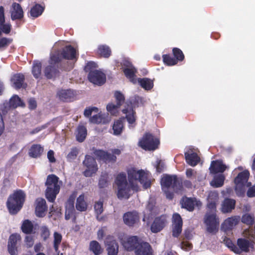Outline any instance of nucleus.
Instances as JSON below:
<instances>
[{
	"label": "nucleus",
	"mask_w": 255,
	"mask_h": 255,
	"mask_svg": "<svg viewBox=\"0 0 255 255\" xmlns=\"http://www.w3.org/2000/svg\"><path fill=\"white\" fill-rule=\"evenodd\" d=\"M83 164L87 169L83 172L85 177H91L98 170V165L95 158L89 155H86L83 161Z\"/></svg>",
	"instance_id": "obj_12"
},
{
	"label": "nucleus",
	"mask_w": 255,
	"mask_h": 255,
	"mask_svg": "<svg viewBox=\"0 0 255 255\" xmlns=\"http://www.w3.org/2000/svg\"><path fill=\"white\" fill-rule=\"evenodd\" d=\"M89 249L95 255H99L103 251V249L102 248L101 246L96 241H92L90 242L89 245Z\"/></svg>",
	"instance_id": "obj_34"
},
{
	"label": "nucleus",
	"mask_w": 255,
	"mask_h": 255,
	"mask_svg": "<svg viewBox=\"0 0 255 255\" xmlns=\"http://www.w3.org/2000/svg\"><path fill=\"white\" fill-rule=\"evenodd\" d=\"M159 140L151 133L146 132L139 141V146L145 150H154L158 148Z\"/></svg>",
	"instance_id": "obj_9"
},
{
	"label": "nucleus",
	"mask_w": 255,
	"mask_h": 255,
	"mask_svg": "<svg viewBox=\"0 0 255 255\" xmlns=\"http://www.w3.org/2000/svg\"><path fill=\"white\" fill-rule=\"evenodd\" d=\"M247 194L249 197H255V185L249 188Z\"/></svg>",
	"instance_id": "obj_64"
},
{
	"label": "nucleus",
	"mask_w": 255,
	"mask_h": 255,
	"mask_svg": "<svg viewBox=\"0 0 255 255\" xmlns=\"http://www.w3.org/2000/svg\"><path fill=\"white\" fill-rule=\"evenodd\" d=\"M225 179V177L223 174L215 176L210 183L211 185L215 188L222 187L224 184Z\"/></svg>",
	"instance_id": "obj_35"
},
{
	"label": "nucleus",
	"mask_w": 255,
	"mask_h": 255,
	"mask_svg": "<svg viewBox=\"0 0 255 255\" xmlns=\"http://www.w3.org/2000/svg\"><path fill=\"white\" fill-rule=\"evenodd\" d=\"M236 201L230 198H225L222 204V207H235Z\"/></svg>",
	"instance_id": "obj_50"
},
{
	"label": "nucleus",
	"mask_w": 255,
	"mask_h": 255,
	"mask_svg": "<svg viewBox=\"0 0 255 255\" xmlns=\"http://www.w3.org/2000/svg\"><path fill=\"white\" fill-rule=\"evenodd\" d=\"M242 221L248 225H251L254 223V217L250 214H246L243 216Z\"/></svg>",
	"instance_id": "obj_46"
},
{
	"label": "nucleus",
	"mask_w": 255,
	"mask_h": 255,
	"mask_svg": "<svg viewBox=\"0 0 255 255\" xmlns=\"http://www.w3.org/2000/svg\"><path fill=\"white\" fill-rule=\"evenodd\" d=\"M167 224V218L166 216L162 215L156 218L150 227L151 231L152 233H156L161 231Z\"/></svg>",
	"instance_id": "obj_17"
},
{
	"label": "nucleus",
	"mask_w": 255,
	"mask_h": 255,
	"mask_svg": "<svg viewBox=\"0 0 255 255\" xmlns=\"http://www.w3.org/2000/svg\"><path fill=\"white\" fill-rule=\"evenodd\" d=\"M97 54L101 57L108 58L112 54L111 50L107 45H100L97 50Z\"/></svg>",
	"instance_id": "obj_29"
},
{
	"label": "nucleus",
	"mask_w": 255,
	"mask_h": 255,
	"mask_svg": "<svg viewBox=\"0 0 255 255\" xmlns=\"http://www.w3.org/2000/svg\"><path fill=\"white\" fill-rule=\"evenodd\" d=\"M226 245L231 250L236 254H239L240 253V249H239L233 243L229 240L227 239L225 240Z\"/></svg>",
	"instance_id": "obj_51"
},
{
	"label": "nucleus",
	"mask_w": 255,
	"mask_h": 255,
	"mask_svg": "<svg viewBox=\"0 0 255 255\" xmlns=\"http://www.w3.org/2000/svg\"><path fill=\"white\" fill-rule=\"evenodd\" d=\"M11 18L12 20L21 19L23 17V11L20 4L13 2L10 11Z\"/></svg>",
	"instance_id": "obj_20"
},
{
	"label": "nucleus",
	"mask_w": 255,
	"mask_h": 255,
	"mask_svg": "<svg viewBox=\"0 0 255 255\" xmlns=\"http://www.w3.org/2000/svg\"><path fill=\"white\" fill-rule=\"evenodd\" d=\"M62 236L60 234L55 232L54 233V248L56 252H58L62 241Z\"/></svg>",
	"instance_id": "obj_44"
},
{
	"label": "nucleus",
	"mask_w": 255,
	"mask_h": 255,
	"mask_svg": "<svg viewBox=\"0 0 255 255\" xmlns=\"http://www.w3.org/2000/svg\"><path fill=\"white\" fill-rule=\"evenodd\" d=\"M75 208H66L65 210V219L69 220L71 218H75Z\"/></svg>",
	"instance_id": "obj_48"
},
{
	"label": "nucleus",
	"mask_w": 255,
	"mask_h": 255,
	"mask_svg": "<svg viewBox=\"0 0 255 255\" xmlns=\"http://www.w3.org/2000/svg\"><path fill=\"white\" fill-rule=\"evenodd\" d=\"M12 40L6 37L0 38V48H6L11 42Z\"/></svg>",
	"instance_id": "obj_52"
},
{
	"label": "nucleus",
	"mask_w": 255,
	"mask_h": 255,
	"mask_svg": "<svg viewBox=\"0 0 255 255\" xmlns=\"http://www.w3.org/2000/svg\"><path fill=\"white\" fill-rule=\"evenodd\" d=\"M57 95L61 101L64 102L73 101L75 96L74 92L70 89L61 90L57 92Z\"/></svg>",
	"instance_id": "obj_21"
},
{
	"label": "nucleus",
	"mask_w": 255,
	"mask_h": 255,
	"mask_svg": "<svg viewBox=\"0 0 255 255\" xmlns=\"http://www.w3.org/2000/svg\"><path fill=\"white\" fill-rule=\"evenodd\" d=\"M47 213L46 208H35V213L38 217H44Z\"/></svg>",
	"instance_id": "obj_60"
},
{
	"label": "nucleus",
	"mask_w": 255,
	"mask_h": 255,
	"mask_svg": "<svg viewBox=\"0 0 255 255\" xmlns=\"http://www.w3.org/2000/svg\"><path fill=\"white\" fill-rule=\"evenodd\" d=\"M240 221V217L235 216L228 218L222 224V229L225 231L232 230Z\"/></svg>",
	"instance_id": "obj_23"
},
{
	"label": "nucleus",
	"mask_w": 255,
	"mask_h": 255,
	"mask_svg": "<svg viewBox=\"0 0 255 255\" xmlns=\"http://www.w3.org/2000/svg\"><path fill=\"white\" fill-rule=\"evenodd\" d=\"M137 81L140 86L145 90H150L153 87V81L149 78H139L137 79Z\"/></svg>",
	"instance_id": "obj_31"
},
{
	"label": "nucleus",
	"mask_w": 255,
	"mask_h": 255,
	"mask_svg": "<svg viewBox=\"0 0 255 255\" xmlns=\"http://www.w3.org/2000/svg\"><path fill=\"white\" fill-rule=\"evenodd\" d=\"M128 181L126 174L122 172L117 175L115 183L117 187V196L119 199H128L130 196L131 190L137 191L138 181L144 189L150 188L151 185V175L144 170H136L131 168L127 171Z\"/></svg>",
	"instance_id": "obj_1"
},
{
	"label": "nucleus",
	"mask_w": 255,
	"mask_h": 255,
	"mask_svg": "<svg viewBox=\"0 0 255 255\" xmlns=\"http://www.w3.org/2000/svg\"><path fill=\"white\" fill-rule=\"evenodd\" d=\"M227 168L226 165L219 160L212 161L210 167V172L213 174L224 172Z\"/></svg>",
	"instance_id": "obj_24"
},
{
	"label": "nucleus",
	"mask_w": 255,
	"mask_h": 255,
	"mask_svg": "<svg viewBox=\"0 0 255 255\" xmlns=\"http://www.w3.org/2000/svg\"><path fill=\"white\" fill-rule=\"evenodd\" d=\"M44 10V7L39 4H35L30 9V16L33 18H36L41 15Z\"/></svg>",
	"instance_id": "obj_32"
},
{
	"label": "nucleus",
	"mask_w": 255,
	"mask_h": 255,
	"mask_svg": "<svg viewBox=\"0 0 255 255\" xmlns=\"http://www.w3.org/2000/svg\"><path fill=\"white\" fill-rule=\"evenodd\" d=\"M79 53L71 45H66L61 49H53L51 52L49 60V64H59L63 59L77 61Z\"/></svg>",
	"instance_id": "obj_3"
},
{
	"label": "nucleus",
	"mask_w": 255,
	"mask_h": 255,
	"mask_svg": "<svg viewBox=\"0 0 255 255\" xmlns=\"http://www.w3.org/2000/svg\"><path fill=\"white\" fill-rule=\"evenodd\" d=\"M88 78L91 83L100 86L103 85L106 82L105 74L98 70L90 71L88 74Z\"/></svg>",
	"instance_id": "obj_16"
},
{
	"label": "nucleus",
	"mask_w": 255,
	"mask_h": 255,
	"mask_svg": "<svg viewBox=\"0 0 255 255\" xmlns=\"http://www.w3.org/2000/svg\"><path fill=\"white\" fill-rule=\"evenodd\" d=\"M79 153L78 149L77 147H73L71 148L70 152L67 154L66 156L67 160L69 162H71L75 159Z\"/></svg>",
	"instance_id": "obj_45"
},
{
	"label": "nucleus",
	"mask_w": 255,
	"mask_h": 255,
	"mask_svg": "<svg viewBox=\"0 0 255 255\" xmlns=\"http://www.w3.org/2000/svg\"><path fill=\"white\" fill-rule=\"evenodd\" d=\"M24 81L25 76L22 73H16L13 75L11 78L12 87L17 90L20 88H26L27 85Z\"/></svg>",
	"instance_id": "obj_18"
},
{
	"label": "nucleus",
	"mask_w": 255,
	"mask_h": 255,
	"mask_svg": "<svg viewBox=\"0 0 255 255\" xmlns=\"http://www.w3.org/2000/svg\"><path fill=\"white\" fill-rule=\"evenodd\" d=\"M141 100V98L138 96H135L133 99L130 101V105H128V107L123 110V113L126 115V118L128 123L129 127H134L136 124V112L133 110V108L138 107V102Z\"/></svg>",
	"instance_id": "obj_7"
},
{
	"label": "nucleus",
	"mask_w": 255,
	"mask_h": 255,
	"mask_svg": "<svg viewBox=\"0 0 255 255\" xmlns=\"http://www.w3.org/2000/svg\"><path fill=\"white\" fill-rule=\"evenodd\" d=\"M123 219L126 225L131 226L138 221L139 218L137 213L135 212H133L125 214L123 217Z\"/></svg>",
	"instance_id": "obj_25"
},
{
	"label": "nucleus",
	"mask_w": 255,
	"mask_h": 255,
	"mask_svg": "<svg viewBox=\"0 0 255 255\" xmlns=\"http://www.w3.org/2000/svg\"><path fill=\"white\" fill-rule=\"evenodd\" d=\"M97 67V64L94 62L90 61L88 62L86 65L85 66L84 70L86 72H90V71H94V68Z\"/></svg>",
	"instance_id": "obj_55"
},
{
	"label": "nucleus",
	"mask_w": 255,
	"mask_h": 255,
	"mask_svg": "<svg viewBox=\"0 0 255 255\" xmlns=\"http://www.w3.org/2000/svg\"><path fill=\"white\" fill-rule=\"evenodd\" d=\"M124 129L123 120L122 119L115 121L113 125V134L120 135Z\"/></svg>",
	"instance_id": "obj_28"
},
{
	"label": "nucleus",
	"mask_w": 255,
	"mask_h": 255,
	"mask_svg": "<svg viewBox=\"0 0 255 255\" xmlns=\"http://www.w3.org/2000/svg\"><path fill=\"white\" fill-rule=\"evenodd\" d=\"M0 28L1 31L3 32L5 34H9L11 31V25L10 23H3L0 24Z\"/></svg>",
	"instance_id": "obj_54"
},
{
	"label": "nucleus",
	"mask_w": 255,
	"mask_h": 255,
	"mask_svg": "<svg viewBox=\"0 0 255 255\" xmlns=\"http://www.w3.org/2000/svg\"><path fill=\"white\" fill-rule=\"evenodd\" d=\"M41 236L44 240H46L50 235V232L48 228L46 227L41 228Z\"/></svg>",
	"instance_id": "obj_61"
},
{
	"label": "nucleus",
	"mask_w": 255,
	"mask_h": 255,
	"mask_svg": "<svg viewBox=\"0 0 255 255\" xmlns=\"http://www.w3.org/2000/svg\"><path fill=\"white\" fill-rule=\"evenodd\" d=\"M75 207H87V204L85 201V197L83 194L80 195L77 198Z\"/></svg>",
	"instance_id": "obj_47"
},
{
	"label": "nucleus",
	"mask_w": 255,
	"mask_h": 255,
	"mask_svg": "<svg viewBox=\"0 0 255 255\" xmlns=\"http://www.w3.org/2000/svg\"><path fill=\"white\" fill-rule=\"evenodd\" d=\"M20 240V236L18 234H12L9 239L8 245L16 246L17 242Z\"/></svg>",
	"instance_id": "obj_49"
},
{
	"label": "nucleus",
	"mask_w": 255,
	"mask_h": 255,
	"mask_svg": "<svg viewBox=\"0 0 255 255\" xmlns=\"http://www.w3.org/2000/svg\"><path fill=\"white\" fill-rule=\"evenodd\" d=\"M162 189H168L171 187L174 191L177 192L183 189L182 182L176 175H166L161 180Z\"/></svg>",
	"instance_id": "obj_8"
},
{
	"label": "nucleus",
	"mask_w": 255,
	"mask_h": 255,
	"mask_svg": "<svg viewBox=\"0 0 255 255\" xmlns=\"http://www.w3.org/2000/svg\"><path fill=\"white\" fill-rule=\"evenodd\" d=\"M180 203L181 207H200L202 206V203L196 198L187 197L185 196L182 197Z\"/></svg>",
	"instance_id": "obj_19"
},
{
	"label": "nucleus",
	"mask_w": 255,
	"mask_h": 255,
	"mask_svg": "<svg viewBox=\"0 0 255 255\" xmlns=\"http://www.w3.org/2000/svg\"><path fill=\"white\" fill-rule=\"evenodd\" d=\"M114 96L116 100V104L109 103L107 106V110L111 114H115L118 112V110L125 102V98L124 95L120 91H116Z\"/></svg>",
	"instance_id": "obj_13"
},
{
	"label": "nucleus",
	"mask_w": 255,
	"mask_h": 255,
	"mask_svg": "<svg viewBox=\"0 0 255 255\" xmlns=\"http://www.w3.org/2000/svg\"><path fill=\"white\" fill-rule=\"evenodd\" d=\"M108 255H117L119 252V245L114 237L108 236L104 241Z\"/></svg>",
	"instance_id": "obj_14"
},
{
	"label": "nucleus",
	"mask_w": 255,
	"mask_h": 255,
	"mask_svg": "<svg viewBox=\"0 0 255 255\" xmlns=\"http://www.w3.org/2000/svg\"><path fill=\"white\" fill-rule=\"evenodd\" d=\"M35 207H47L45 200L43 198H38L35 202Z\"/></svg>",
	"instance_id": "obj_57"
},
{
	"label": "nucleus",
	"mask_w": 255,
	"mask_h": 255,
	"mask_svg": "<svg viewBox=\"0 0 255 255\" xmlns=\"http://www.w3.org/2000/svg\"><path fill=\"white\" fill-rule=\"evenodd\" d=\"M154 208H146V210L144 212V217L143 221H145L148 220L150 218H152V213Z\"/></svg>",
	"instance_id": "obj_58"
},
{
	"label": "nucleus",
	"mask_w": 255,
	"mask_h": 255,
	"mask_svg": "<svg viewBox=\"0 0 255 255\" xmlns=\"http://www.w3.org/2000/svg\"><path fill=\"white\" fill-rule=\"evenodd\" d=\"M183 221L181 217L178 213H174L172 218V235L177 237L182 232Z\"/></svg>",
	"instance_id": "obj_15"
},
{
	"label": "nucleus",
	"mask_w": 255,
	"mask_h": 255,
	"mask_svg": "<svg viewBox=\"0 0 255 255\" xmlns=\"http://www.w3.org/2000/svg\"><path fill=\"white\" fill-rule=\"evenodd\" d=\"M77 196V192L74 191L72 192V193L69 196L68 200L67 203L69 206V207H74V203L75 198Z\"/></svg>",
	"instance_id": "obj_56"
},
{
	"label": "nucleus",
	"mask_w": 255,
	"mask_h": 255,
	"mask_svg": "<svg viewBox=\"0 0 255 255\" xmlns=\"http://www.w3.org/2000/svg\"><path fill=\"white\" fill-rule=\"evenodd\" d=\"M185 160L187 163L192 166L196 165L200 160V158L195 152H185Z\"/></svg>",
	"instance_id": "obj_27"
},
{
	"label": "nucleus",
	"mask_w": 255,
	"mask_h": 255,
	"mask_svg": "<svg viewBox=\"0 0 255 255\" xmlns=\"http://www.w3.org/2000/svg\"><path fill=\"white\" fill-rule=\"evenodd\" d=\"M41 67L42 64L40 62H34L32 66V73L35 78L38 79L41 76Z\"/></svg>",
	"instance_id": "obj_37"
},
{
	"label": "nucleus",
	"mask_w": 255,
	"mask_h": 255,
	"mask_svg": "<svg viewBox=\"0 0 255 255\" xmlns=\"http://www.w3.org/2000/svg\"><path fill=\"white\" fill-rule=\"evenodd\" d=\"M163 62L167 66H173L177 64V59L172 57L170 54H163L162 55Z\"/></svg>",
	"instance_id": "obj_41"
},
{
	"label": "nucleus",
	"mask_w": 255,
	"mask_h": 255,
	"mask_svg": "<svg viewBox=\"0 0 255 255\" xmlns=\"http://www.w3.org/2000/svg\"><path fill=\"white\" fill-rule=\"evenodd\" d=\"M237 244L240 249L243 251L247 252L251 246V243L249 241L244 239H239Z\"/></svg>",
	"instance_id": "obj_40"
},
{
	"label": "nucleus",
	"mask_w": 255,
	"mask_h": 255,
	"mask_svg": "<svg viewBox=\"0 0 255 255\" xmlns=\"http://www.w3.org/2000/svg\"><path fill=\"white\" fill-rule=\"evenodd\" d=\"M123 72L126 77L128 78L130 81L133 83H136L135 77L136 76L135 74L137 72V70L134 67L125 68L123 69Z\"/></svg>",
	"instance_id": "obj_30"
},
{
	"label": "nucleus",
	"mask_w": 255,
	"mask_h": 255,
	"mask_svg": "<svg viewBox=\"0 0 255 255\" xmlns=\"http://www.w3.org/2000/svg\"><path fill=\"white\" fill-rule=\"evenodd\" d=\"M172 53L174 58L177 59V62L182 61L184 59V55L181 49L178 48L174 47L172 49Z\"/></svg>",
	"instance_id": "obj_43"
},
{
	"label": "nucleus",
	"mask_w": 255,
	"mask_h": 255,
	"mask_svg": "<svg viewBox=\"0 0 255 255\" xmlns=\"http://www.w3.org/2000/svg\"><path fill=\"white\" fill-rule=\"evenodd\" d=\"M25 242L27 248H31L34 244V241L31 236H26L25 239Z\"/></svg>",
	"instance_id": "obj_63"
},
{
	"label": "nucleus",
	"mask_w": 255,
	"mask_h": 255,
	"mask_svg": "<svg viewBox=\"0 0 255 255\" xmlns=\"http://www.w3.org/2000/svg\"><path fill=\"white\" fill-rule=\"evenodd\" d=\"M93 111H95V112H98V109L96 107H91L85 109L84 115L86 118H89L92 115V113Z\"/></svg>",
	"instance_id": "obj_59"
},
{
	"label": "nucleus",
	"mask_w": 255,
	"mask_h": 255,
	"mask_svg": "<svg viewBox=\"0 0 255 255\" xmlns=\"http://www.w3.org/2000/svg\"><path fill=\"white\" fill-rule=\"evenodd\" d=\"M103 117L101 115L97 114L94 115L90 119V121L94 124H100L103 122Z\"/></svg>",
	"instance_id": "obj_53"
},
{
	"label": "nucleus",
	"mask_w": 255,
	"mask_h": 255,
	"mask_svg": "<svg viewBox=\"0 0 255 255\" xmlns=\"http://www.w3.org/2000/svg\"><path fill=\"white\" fill-rule=\"evenodd\" d=\"M249 176V171L244 170L240 172L235 178V191L238 195H242L244 194L246 190V185L247 184Z\"/></svg>",
	"instance_id": "obj_11"
},
{
	"label": "nucleus",
	"mask_w": 255,
	"mask_h": 255,
	"mask_svg": "<svg viewBox=\"0 0 255 255\" xmlns=\"http://www.w3.org/2000/svg\"><path fill=\"white\" fill-rule=\"evenodd\" d=\"M109 185L108 174L106 172L102 173L99 180L98 185L99 188L107 187Z\"/></svg>",
	"instance_id": "obj_39"
},
{
	"label": "nucleus",
	"mask_w": 255,
	"mask_h": 255,
	"mask_svg": "<svg viewBox=\"0 0 255 255\" xmlns=\"http://www.w3.org/2000/svg\"><path fill=\"white\" fill-rule=\"evenodd\" d=\"M50 64V65L47 66L44 70V75L48 79H51L55 77L59 73L58 67L56 65L57 64Z\"/></svg>",
	"instance_id": "obj_22"
},
{
	"label": "nucleus",
	"mask_w": 255,
	"mask_h": 255,
	"mask_svg": "<svg viewBox=\"0 0 255 255\" xmlns=\"http://www.w3.org/2000/svg\"><path fill=\"white\" fill-rule=\"evenodd\" d=\"M77 130V140L79 142H83L87 135V129L84 126H80L78 127Z\"/></svg>",
	"instance_id": "obj_38"
},
{
	"label": "nucleus",
	"mask_w": 255,
	"mask_h": 255,
	"mask_svg": "<svg viewBox=\"0 0 255 255\" xmlns=\"http://www.w3.org/2000/svg\"><path fill=\"white\" fill-rule=\"evenodd\" d=\"M124 248L128 251L135 250V255H153L150 245L137 236L119 237Z\"/></svg>",
	"instance_id": "obj_2"
},
{
	"label": "nucleus",
	"mask_w": 255,
	"mask_h": 255,
	"mask_svg": "<svg viewBox=\"0 0 255 255\" xmlns=\"http://www.w3.org/2000/svg\"><path fill=\"white\" fill-rule=\"evenodd\" d=\"M106 231L107 229L105 227H102L98 230L97 232V238L99 240L103 239Z\"/></svg>",
	"instance_id": "obj_62"
},
{
	"label": "nucleus",
	"mask_w": 255,
	"mask_h": 255,
	"mask_svg": "<svg viewBox=\"0 0 255 255\" xmlns=\"http://www.w3.org/2000/svg\"><path fill=\"white\" fill-rule=\"evenodd\" d=\"M218 198L219 196L217 193L215 192H210L207 198V207H216Z\"/></svg>",
	"instance_id": "obj_33"
},
{
	"label": "nucleus",
	"mask_w": 255,
	"mask_h": 255,
	"mask_svg": "<svg viewBox=\"0 0 255 255\" xmlns=\"http://www.w3.org/2000/svg\"><path fill=\"white\" fill-rule=\"evenodd\" d=\"M61 181L56 175L51 174L47 176L45 185L46 188L45 196L48 202L53 203L60 190Z\"/></svg>",
	"instance_id": "obj_4"
},
{
	"label": "nucleus",
	"mask_w": 255,
	"mask_h": 255,
	"mask_svg": "<svg viewBox=\"0 0 255 255\" xmlns=\"http://www.w3.org/2000/svg\"><path fill=\"white\" fill-rule=\"evenodd\" d=\"M33 224L28 220H25L21 226V229L23 232L25 234L30 233L33 230Z\"/></svg>",
	"instance_id": "obj_42"
},
{
	"label": "nucleus",
	"mask_w": 255,
	"mask_h": 255,
	"mask_svg": "<svg viewBox=\"0 0 255 255\" xmlns=\"http://www.w3.org/2000/svg\"><path fill=\"white\" fill-rule=\"evenodd\" d=\"M93 154L99 161H103L105 163H115L117 161L116 155L121 154V150L118 148H115L111 150L112 153L102 149H97L93 147L92 148Z\"/></svg>",
	"instance_id": "obj_5"
},
{
	"label": "nucleus",
	"mask_w": 255,
	"mask_h": 255,
	"mask_svg": "<svg viewBox=\"0 0 255 255\" xmlns=\"http://www.w3.org/2000/svg\"><path fill=\"white\" fill-rule=\"evenodd\" d=\"M204 223L208 232L214 234L218 231L220 219L217 215L216 210L212 209L205 214Z\"/></svg>",
	"instance_id": "obj_6"
},
{
	"label": "nucleus",
	"mask_w": 255,
	"mask_h": 255,
	"mask_svg": "<svg viewBox=\"0 0 255 255\" xmlns=\"http://www.w3.org/2000/svg\"><path fill=\"white\" fill-rule=\"evenodd\" d=\"M24 106V104L17 95L12 96L9 100V107L10 108L15 109L17 107Z\"/></svg>",
	"instance_id": "obj_36"
},
{
	"label": "nucleus",
	"mask_w": 255,
	"mask_h": 255,
	"mask_svg": "<svg viewBox=\"0 0 255 255\" xmlns=\"http://www.w3.org/2000/svg\"><path fill=\"white\" fill-rule=\"evenodd\" d=\"M26 194L22 190H17L9 195L6 202L7 207H22Z\"/></svg>",
	"instance_id": "obj_10"
},
{
	"label": "nucleus",
	"mask_w": 255,
	"mask_h": 255,
	"mask_svg": "<svg viewBox=\"0 0 255 255\" xmlns=\"http://www.w3.org/2000/svg\"><path fill=\"white\" fill-rule=\"evenodd\" d=\"M44 150L43 147L39 144H34L30 147L28 154L32 158H38L41 156Z\"/></svg>",
	"instance_id": "obj_26"
}]
</instances>
